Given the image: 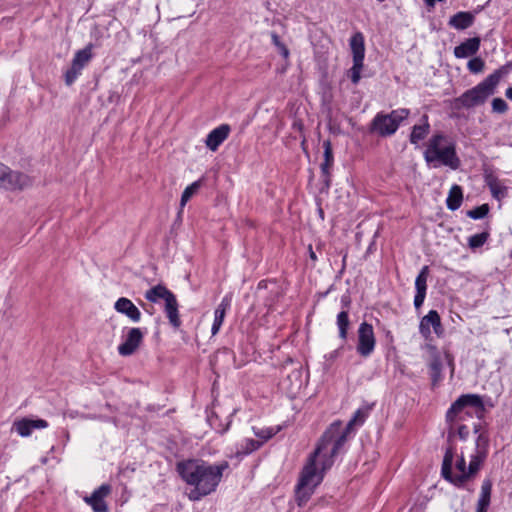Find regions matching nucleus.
<instances>
[{
  "label": "nucleus",
  "instance_id": "nucleus-4",
  "mask_svg": "<svg viewBox=\"0 0 512 512\" xmlns=\"http://www.w3.org/2000/svg\"><path fill=\"white\" fill-rule=\"evenodd\" d=\"M424 158L428 164H433L434 167L444 165L456 170L460 166L455 144L443 134L433 135L429 139Z\"/></svg>",
  "mask_w": 512,
  "mask_h": 512
},
{
  "label": "nucleus",
  "instance_id": "nucleus-5",
  "mask_svg": "<svg viewBox=\"0 0 512 512\" xmlns=\"http://www.w3.org/2000/svg\"><path fill=\"white\" fill-rule=\"evenodd\" d=\"M500 78L501 75L498 71L491 74L477 86L467 90L460 97L455 98L452 101L453 109H470L484 104L487 98L494 94Z\"/></svg>",
  "mask_w": 512,
  "mask_h": 512
},
{
  "label": "nucleus",
  "instance_id": "nucleus-11",
  "mask_svg": "<svg viewBox=\"0 0 512 512\" xmlns=\"http://www.w3.org/2000/svg\"><path fill=\"white\" fill-rule=\"evenodd\" d=\"M430 327L433 328L438 337L443 336L444 328L441 323L440 315L436 310H430L420 321L419 331L425 339H429L431 337Z\"/></svg>",
  "mask_w": 512,
  "mask_h": 512
},
{
  "label": "nucleus",
  "instance_id": "nucleus-32",
  "mask_svg": "<svg viewBox=\"0 0 512 512\" xmlns=\"http://www.w3.org/2000/svg\"><path fill=\"white\" fill-rule=\"evenodd\" d=\"M489 212V206L487 204H483L481 206H478L472 210H469L467 212V216L472 219H481L485 217Z\"/></svg>",
  "mask_w": 512,
  "mask_h": 512
},
{
  "label": "nucleus",
  "instance_id": "nucleus-35",
  "mask_svg": "<svg viewBox=\"0 0 512 512\" xmlns=\"http://www.w3.org/2000/svg\"><path fill=\"white\" fill-rule=\"evenodd\" d=\"M491 104L495 113L503 114L508 110V105L502 98H494Z\"/></svg>",
  "mask_w": 512,
  "mask_h": 512
},
{
  "label": "nucleus",
  "instance_id": "nucleus-25",
  "mask_svg": "<svg viewBox=\"0 0 512 512\" xmlns=\"http://www.w3.org/2000/svg\"><path fill=\"white\" fill-rule=\"evenodd\" d=\"M488 186L493 197L496 199L501 200L507 196V187L504 186L498 179L490 178L488 180Z\"/></svg>",
  "mask_w": 512,
  "mask_h": 512
},
{
  "label": "nucleus",
  "instance_id": "nucleus-23",
  "mask_svg": "<svg viewBox=\"0 0 512 512\" xmlns=\"http://www.w3.org/2000/svg\"><path fill=\"white\" fill-rule=\"evenodd\" d=\"M492 484L490 481H484L481 487V495L477 503V512H487L490 505Z\"/></svg>",
  "mask_w": 512,
  "mask_h": 512
},
{
  "label": "nucleus",
  "instance_id": "nucleus-2",
  "mask_svg": "<svg viewBox=\"0 0 512 512\" xmlns=\"http://www.w3.org/2000/svg\"><path fill=\"white\" fill-rule=\"evenodd\" d=\"M227 468V462L212 466L188 461L178 465L182 478L188 484L195 486L189 494V498L194 501L213 492L221 480L223 471Z\"/></svg>",
  "mask_w": 512,
  "mask_h": 512
},
{
  "label": "nucleus",
  "instance_id": "nucleus-7",
  "mask_svg": "<svg viewBox=\"0 0 512 512\" xmlns=\"http://www.w3.org/2000/svg\"><path fill=\"white\" fill-rule=\"evenodd\" d=\"M145 298L150 302H157L160 299L165 301V312L170 324L174 328H179L181 321L178 313V302L175 295L163 285H156L145 293Z\"/></svg>",
  "mask_w": 512,
  "mask_h": 512
},
{
  "label": "nucleus",
  "instance_id": "nucleus-44",
  "mask_svg": "<svg viewBox=\"0 0 512 512\" xmlns=\"http://www.w3.org/2000/svg\"><path fill=\"white\" fill-rule=\"evenodd\" d=\"M308 250H309V256H310V259H311L312 261H314V262H315V261H317L316 253L313 251V249H312V246H311V245H309Z\"/></svg>",
  "mask_w": 512,
  "mask_h": 512
},
{
  "label": "nucleus",
  "instance_id": "nucleus-28",
  "mask_svg": "<svg viewBox=\"0 0 512 512\" xmlns=\"http://www.w3.org/2000/svg\"><path fill=\"white\" fill-rule=\"evenodd\" d=\"M91 58H92V45H88L84 49L79 50L76 53L72 64H85L86 62L90 61Z\"/></svg>",
  "mask_w": 512,
  "mask_h": 512
},
{
  "label": "nucleus",
  "instance_id": "nucleus-51",
  "mask_svg": "<svg viewBox=\"0 0 512 512\" xmlns=\"http://www.w3.org/2000/svg\"><path fill=\"white\" fill-rule=\"evenodd\" d=\"M379 2H383L384 0H378Z\"/></svg>",
  "mask_w": 512,
  "mask_h": 512
},
{
  "label": "nucleus",
  "instance_id": "nucleus-10",
  "mask_svg": "<svg viewBox=\"0 0 512 512\" xmlns=\"http://www.w3.org/2000/svg\"><path fill=\"white\" fill-rule=\"evenodd\" d=\"M376 344L374 330L371 324L363 322L358 328L357 352L363 356H369Z\"/></svg>",
  "mask_w": 512,
  "mask_h": 512
},
{
  "label": "nucleus",
  "instance_id": "nucleus-46",
  "mask_svg": "<svg viewBox=\"0 0 512 512\" xmlns=\"http://www.w3.org/2000/svg\"><path fill=\"white\" fill-rule=\"evenodd\" d=\"M469 68H470L471 72H473V73H479L482 70L481 69L482 66H469Z\"/></svg>",
  "mask_w": 512,
  "mask_h": 512
},
{
  "label": "nucleus",
  "instance_id": "nucleus-8",
  "mask_svg": "<svg viewBox=\"0 0 512 512\" xmlns=\"http://www.w3.org/2000/svg\"><path fill=\"white\" fill-rule=\"evenodd\" d=\"M408 115L409 111L406 109L394 110L390 114H377L372 121L371 130L380 136L392 135Z\"/></svg>",
  "mask_w": 512,
  "mask_h": 512
},
{
  "label": "nucleus",
  "instance_id": "nucleus-27",
  "mask_svg": "<svg viewBox=\"0 0 512 512\" xmlns=\"http://www.w3.org/2000/svg\"><path fill=\"white\" fill-rule=\"evenodd\" d=\"M428 275L429 268L428 266H424L415 280L416 292L426 293Z\"/></svg>",
  "mask_w": 512,
  "mask_h": 512
},
{
  "label": "nucleus",
  "instance_id": "nucleus-41",
  "mask_svg": "<svg viewBox=\"0 0 512 512\" xmlns=\"http://www.w3.org/2000/svg\"><path fill=\"white\" fill-rule=\"evenodd\" d=\"M425 296H426V293H419V292H416V295H415V298H414V305H415V308H420L424 302V299H425Z\"/></svg>",
  "mask_w": 512,
  "mask_h": 512
},
{
  "label": "nucleus",
  "instance_id": "nucleus-50",
  "mask_svg": "<svg viewBox=\"0 0 512 512\" xmlns=\"http://www.w3.org/2000/svg\"><path fill=\"white\" fill-rule=\"evenodd\" d=\"M474 430L476 433L478 432L477 426H474Z\"/></svg>",
  "mask_w": 512,
  "mask_h": 512
},
{
  "label": "nucleus",
  "instance_id": "nucleus-16",
  "mask_svg": "<svg viewBox=\"0 0 512 512\" xmlns=\"http://www.w3.org/2000/svg\"><path fill=\"white\" fill-rule=\"evenodd\" d=\"M114 308L117 312L126 315L133 322H138L141 319V312L128 298H119L115 302Z\"/></svg>",
  "mask_w": 512,
  "mask_h": 512
},
{
  "label": "nucleus",
  "instance_id": "nucleus-18",
  "mask_svg": "<svg viewBox=\"0 0 512 512\" xmlns=\"http://www.w3.org/2000/svg\"><path fill=\"white\" fill-rule=\"evenodd\" d=\"M350 48L353 55V64H362L365 54L364 36L356 32L350 39Z\"/></svg>",
  "mask_w": 512,
  "mask_h": 512
},
{
  "label": "nucleus",
  "instance_id": "nucleus-13",
  "mask_svg": "<svg viewBox=\"0 0 512 512\" xmlns=\"http://www.w3.org/2000/svg\"><path fill=\"white\" fill-rule=\"evenodd\" d=\"M110 492L111 487L107 484H103L95 490L91 496L85 497L84 500L92 507L94 512H107L108 507L104 498L108 496Z\"/></svg>",
  "mask_w": 512,
  "mask_h": 512
},
{
  "label": "nucleus",
  "instance_id": "nucleus-12",
  "mask_svg": "<svg viewBox=\"0 0 512 512\" xmlns=\"http://www.w3.org/2000/svg\"><path fill=\"white\" fill-rule=\"evenodd\" d=\"M143 337L144 335L140 328H130L124 342L118 347L119 354L122 356L134 354L142 344Z\"/></svg>",
  "mask_w": 512,
  "mask_h": 512
},
{
  "label": "nucleus",
  "instance_id": "nucleus-47",
  "mask_svg": "<svg viewBox=\"0 0 512 512\" xmlns=\"http://www.w3.org/2000/svg\"><path fill=\"white\" fill-rule=\"evenodd\" d=\"M467 64L473 65V64H483L482 61L479 58H473L469 60Z\"/></svg>",
  "mask_w": 512,
  "mask_h": 512
},
{
  "label": "nucleus",
  "instance_id": "nucleus-19",
  "mask_svg": "<svg viewBox=\"0 0 512 512\" xmlns=\"http://www.w3.org/2000/svg\"><path fill=\"white\" fill-rule=\"evenodd\" d=\"M480 46V38L473 37L462 42L454 49V54L457 58H466L474 55Z\"/></svg>",
  "mask_w": 512,
  "mask_h": 512
},
{
  "label": "nucleus",
  "instance_id": "nucleus-37",
  "mask_svg": "<svg viewBox=\"0 0 512 512\" xmlns=\"http://www.w3.org/2000/svg\"><path fill=\"white\" fill-rule=\"evenodd\" d=\"M363 66H352L347 71V77H349L353 84H357L361 78V72H362Z\"/></svg>",
  "mask_w": 512,
  "mask_h": 512
},
{
  "label": "nucleus",
  "instance_id": "nucleus-6",
  "mask_svg": "<svg viewBox=\"0 0 512 512\" xmlns=\"http://www.w3.org/2000/svg\"><path fill=\"white\" fill-rule=\"evenodd\" d=\"M485 408L480 396L476 394H466L460 396L448 410L446 418L448 421L453 422L457 417L463 418L462 415L481 418L484 414Z\"/></svg>",
  "mask_w": 512,
  "mask_h": 512
},
{
  "label": "nucleus",
  "instance_id": "nucleus-34",
  "mask_svg": "<svg viewBox=\"0 0 512 512\" xmlns=\"http://www.w3.org/2000/svg\"><path fill=\"white\" fill-rule=\"evenodd\" d=\"M332 163L323 162L321 164V172L323 176V183L326 189L330 187L331 182V175H330V168L332 167Z\"/></svg>",
  "mask_w": 512,
  "mask_h": 512
},
{
  "label": "nucleus",
  "instance_id": "nucleus-20",
  "mask_svg": "<svg viewBox=\"0 0 512 512\" xmlns=\"http://www.w3.org/2000/svg\"><path fill=\"white\" fill-rule=\"evenodd\" d=\"M473 22L474 15L470 12H458L449 20V24L458 30H463L470 27Z\"/></svg>",
  "mask_w": 512,
  "mask_h": 512
},
{
  "label": "nucleus",
  "instance_id": "nucleus-49",
  "mask_svg": "<svg viewBox=\"0 0 512 512\" xmlns=\"http://www.w3.org/2000/svg\"><path fill=\"white\" fill-rule=\"evenodd\" d=\"M346 257H347V254H344V256H343V268L345 267Z\"/></svg>",
  "mask_w": 512,
  "mask_h": 512
},
{
  "label": "nucleus",
  "instance_id": "nucleus-48",
  "mask_svg": "<svg viewBox=\"0 0 512 512\" xmlns=\"http://www.w3.org/2000/svg\"><path fill=\"white\" fill-rule=\"evenodd\" d=\"M506 97L512 101V87L508 88L505 93Z\"/></svg>",
  "mask_w": 512,
  "mask_h": 512
},
{
  "label": "nucleus",
  "instance_id": "nucleus-29",
  "mask_svg": "<svg viewBox=\"0 0 512 512\" xmlns=\"http://www.w3.org/2000/svg\"><path fill=\"white\" fill-rule=\"evenodd\" d=\"M337 325L339 327V335L342 339H345L347 336V329L349 326L348 313L346 311H342L337 316Z\"/></svg>",
  "mask_w": 512,
  "mask_h": 512
},
{
  "label": "nucleus",
  "instance_id": "nucleus-9",
  "mask_svg": "<svg viewBox=\"0 0 512 512\" xmlns=\"http://www.w3.org/2000/svg\"><path fill=\"white\" fill-rule=\"evenodd\" d=\"M30 180L27 175L13 171L0 163V188L8 191L22 190L29 186Z\"/></svg>",
  "mask_w": 512,
  "mask_h": 512
},
{
  "label": "nucleus",
  "instance_id": "nucleus-38",
  "mask_svg": "<svg viewBox=\"0 0 512 512\" xmlns=\"http://www.w3.org/2000/svg\"><path fill=\"white\" fill-rule=\"evenodd\" d=\"M323 148H324V162L333 164L334 158H333V150H332L331 141L325 140L323 142Z\"/></svg>",
  "mask_w": 512,
  "mask_h": 512
},
{
  "label": "nucleus",
  "instance_id": "nucleus-43",
  "mask_svg": "<svg viewBox=\"0 0 512 512\" xmlns=\"http://www.w3.org/2000/svg\"><path fill=\"white\" fill-rule=\"evenodd\" d=\"M445 0H424L425 4L429 8H433L436 2H444Z\"/></svg>",
  "mask_w": 512,
  "mask_h": 512
},
{
  "label": "nucleus",
  "instance_id": "nucleus-30",
  "mask_svg": "<svg viewBox=\"0 0 512 512\" xmlns=\"http://www.w3.org/2000/svg\"><path fill=\"white\" fill-rule=\"evenodd\" d=\"M427 348L435 355L433 361L430 364L431 370L434 372L435 379L439 377L441 371V361L437 355V349L433 345H427Z\"/></svg>",
  "mask_w": 512,
  "mask_h": 512
},
{
  "label": "nucleus",
  "instance_id": "nucleus-21",
  "mask_svg": "<svg viewBox=\"0 0 512 512\" xmlns=\"http://www.w3.org/2000/svg\"><path fill=\"white\" fill-rule=\"evenodd\" d=\"M229 306H230V300L227 297H225L221 301L219 306L216 308V310L214 312V322L212 325V334L213 335L218 333V331L224 321L226 310L228 309Z\"/></svg>",
  "mask_w": 512,
  "mask_h": 512
},
{
  "label": "nucleus",
  "instance_id": "nucleus-39",
  "mask_svg": "<svg viewBox=\"0 0 512 512\" xmlns=\"http://www.w3.org/2000/svg\"><path fill=\"white\" fill-rule=\"evenodd\" d=\"M262 445V442L253 439H247L243 448L242 454H248L257 450Z\"/></svg>",
  "mask_w": 512,
  "mask_h": 512
},
{
  "label": "nucleus",
  "instance_id": "nucleus-15",
  "mask_svg": "<svg viewBox=\"0 0 512 512\" xmlns=\"http://www.w3.org/2000/svg\"><path fill=\"white\" fill-rule=\"evenodd\" d=\"M230 133V126L222 124L212 130L206 138V146L211 151H216L218 147L228 138Z\"/></svg>",
  "mask_w": 512,
  "mask_h": 512
},
{
  "label": "nucleus",
  "instance_id": "nucleus-22",
  "mask_svg": "<svg viewBox=\"0 0 512 512\" xmlns=\"http://www.w3.org/2000/svg\"><path fill=\"white\" fill-rule=\"evenodd\" d=\"M422 124L415 125L412 129L411 135H410V141L413 144H417L419 141L423 140L429 133V123H428V117L424 115L422 117Z\"/></svg>",
  "mask_w": 512,
  "mask_h": 512
},
{
  "label": "nucleus",
  "instance_id": "nucleus-40",
  "mask_svg": "<svg viewBox=\"0 0 512 512\" xmlns=\"http://www.w3.org/2000/svg\"><path fill=\"white\" fill-rule=\"evenodd\" d=\"M255 434L257 437H259L261 439L260 442H262V444H263L265 441H267L274 435V432L272 429H267V430L258 431Z\"/></svg>",
  "mask_w": 512,
  "mask_h": 512
},
{
  "label": "nucleus",
  "instance_id": "nucleus-36",
  "mask_svg": "<svg viewBox=\"0 0 512 512\" xmlns=\"http://www.w3.org/2000/svg\"><path fill=\"white\" fill-rule=\"evenodd\" d=\"M82 66H72L67 72L65 73V82L67 85H71L74 80L77 78V76L80 74Z\"/></svg>",
  "mask_w": 512,
  "mask_h": 512
},
{
  "label": "nucleus",
  "instance_id": "nucleus-31",
  "mask_svg": "<svg viewBox=\"0 0 512 512\" xmlns=\"http://www.w3.org/2000/svg\"><path fill=\"white\" fill-rule=\"evenodd\" d=\"M271 38H272L273 44L277 48L278 53H280L283 56V58L286 60L289 56V50L286 47V45L280 40L279 36L274 32L271 33Z\"/></svg>",
  "mask_w": 512,
  "mask_h": 512
},
{
  "label": "nucleus",
  "instance_id": "nucleus-42",
  "mask_svg": "<svg viewBox=\"0 0 512 512\" xmlns=\"http://www.w3.org/2000/svg\"><path fill=\"white\" fill-rule=\"evenodd\" d=\"M458 435L461 439H466L469 434V430L465 425H460L457 429Z\"/></svg>",
  "mask_w": 512,
  "mask_h": 512
},
{
  "label": "nucleus",
  "instance_id": "nucleus-17",
  "mask_svg": "<svg viewBox=\"0 0 512 512\" xmlns=\"http://www.w3.org/2000/svg\"><path fill=\"white\" fill-rule=\"evenodd\" d=\"M368 413H369L368 408L357 410L355 412L353 418L348 422L345 432H341V426L339 427L338 432H334V436L331 441V446H333V442L336 441L340 436L345 435V438H346L347 434L353 430L354 426L363 424L365 419L368 416ZM336 423H339L341 425L340 421H337Z\"/></svg>",
  "mask_w": 512,
  "mask_h": 512
},
{
  "label": "nucleus",
  "instance_id": "nucleus-24",
  "mask_svg": "<svg viewBox=\"0 0 512 512\" xmlns=\"http://www.w3.org/2000/svg\"><path fill=\"white\" fill-rule=\"evenodd\" d=\"M463 200L462 189L458 185H453L449 191L447 198V207L454 211L461 206Z\"/></svg>",
  "mask_w": 512,
  "mask_h": 512
},
{
  "label": "nucleus",
  "instance_id": "nucleus-3",
  "mask_svg": "<svg viewBox=\"0 0 512 512\" xmlns=\"http://www.w3.org/2000/svg\"><path fill=\"white\" fill-rule=\"evenodd\" d=\"M488 447V436L480 433L476 440V452L471 456V461L468 468L466 467V461L464 455L462 454L457 460V473L455 474L452 473L454 453L452 448H448L445 452L442 463L443 477L457 486L463 485L465 481H467L470 477H473L479 471L481 464L487 457Z\"/></svg>",
  "mask_w": 512,
  "mask_h": 512
},
{
  "label": "nucleus",
  "instance_id": "nucleus-26",
  "mask_svg": "<svg viewBox=\"0 0 512 512\" xmlns=\"http://www.w3.org/2000/svg\"><path fill=\"white\" fill-rule=\"evenodd\" d=\"M202 185V181L198 180L193 182L191 185L187 186L182 193L180 200V211L184 208L186 203L199 191Z\"/></svg>",
  "mask_w": 512,
  "mask_h": 512
},
{
  "label": "nucleus",
  "instance_id": "nucleus-45",
  "mask_svg": "<svg viewBox=\"0 0 512 512\" xmlns=\"http://www.w3.org/2000/svg\"><path fill=\"white\" fill-rule=\"evenodd\" d=\"M292 374L296 378L297 386L299 387L300 386V371L299 370H295V371H293Z\"/></svg>",
  "mask_w": 512,
  "mask_h": 512
},
{
  "label": "nucleus",
  "instance_id": "nucleus-14",
  "mask_svg": "<svg viewBox=\"0 0 512 512\" xmlns=\"http://www.w3.org/2000/svg\"><path fill=\"white\" fill-rule=\"evenodd\" d=\"M48 427V423L43 419L22 418L14 421L12 429H14L21 437H28L34 429H44Z\"/></svg>",
  "mask_w": 512,
  "mask_h": 512
},
{
  "label": "nucleus",
  "instance_id": "nucleus-1",
  "mask_svg": "<svg viewBox=\"0 0 512 512\" xmlns=\"http://www.w3.org/2000/svg\"><path fill=\"white\" fill-rule=\"evenodd\" d=\"M339 427V423L331 424L303 467L296 488V501L299 506H303L310 499L315 488L323 480V472L331 467L332 458L345 443V435H342L331 446L334 432H338Z\"/></svg>",
  "mask_w": 512,
  "mask_h": 512
},
{
  "label": "nucleus",
  "instance_id": "nucleus-33",
  "mask_svg": "<svg viewBox=\"0 0 512 512\" xmlns=\"http://www.w3.org/2000/svg\"><path fill=\"white\" fill-rule=\"evenodd\" d=\"M488 239V233L483 232L475 234L469 238V246L471 248L481 247Z\"/></svg>",
  "mask_w": 512,
  "mask_h": 512
}]
</instances>
